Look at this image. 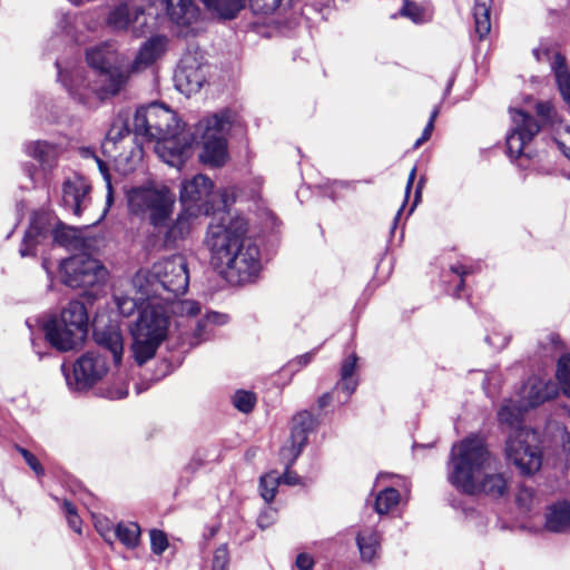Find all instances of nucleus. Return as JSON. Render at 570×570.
<instances>
[{
  "instance_id": "nucleus-1",
  "label": "nucleus",
  "mask_w": 570,
  "mask_h": 570,
  "mask_svg": "<svg viewBox=\"0 0 570 570\" xmlns=\"http://www.w3.org/2000/svg\"><path fill=\"white\" fill-rule=\"evenodd\" d=\"M86 59L91 68L88 75L80 70L69 77L58 68V78L70 96L86 108H96L100 102L117 96L129 80V69L118 65V55L112 42H102L86 50Z\"/></svg>"
},
{
  "instance_id": "nucleus-2",
  "label": "nucleus",
  "mask_w": 570,
  "mask_h": 570,
  "mask_svg": "<svg viewBox=\"0 0 570 570\" xmlns=\"http://www.w3.org/2000/svg\"><path fill=\"white\" fill-rule=\"evenodd\" d=\"M448 479L465 494L498 498L507 491V479L502 473L492 472L491 454L484 441L475 435L452 446Z\"/></svg>"
},
{
  "instance_id": "nucleus-3",
  "label": "nucleus",
  "mask_w": 570,
  "mask_h": 570,
  "mask_svg": "<svg viewBox=\"0 0 570 570\" xmlns=\"http://www.w3.org/2000/svg\"><path fill=\"white\" fill-rule=\"evenodd\" d=\"M131 285L145 295L171 302L188 288L187 262L181 255L158 261L150 268L139 269L132 276Z\"/></svg>"
},
{
  "instance_id": "nucleus-4",
  "label": "nucleus",
  "mask_w": 570,
  "mask_h": 570,
  "mask_svg": "<svg viewBox=\"0 0 570 570\" xmlns=\"http://www.w3.org/2000/svg\"><path fill=\"white\" fill-rule=\"evenodd\" d=\"M169 317L164 306L148 302L141 308L130 328L131 352L137 364L142 365L153 358L168 333Z\"/></svg>"
},
{
  "instance_id": "nucleus-5",
  "label": "nucleus",
  "mask_w": 570,
  "mask_h": 570,
  "mask_svg": "<svg viewBox=\"0 0 570 570\" xmlns=\"http://www.w3.org/2000/svg\"><path fill=\"white\" fill-rule=\"evenodd\" d=\"M238 116L230 109H223L199 120L193 137L203 146L202 163L212 167L223 166L227 158V135L237 122Z\"/></svg>"
},
{
  "instance_id": "nucleus-6",
  "label": "nucleus",
  "mask_w": 570,
  "mask_h": 570,
  "mask_svg": "<svg viewBox=\"0 0 570 570\" xmlns=\"http://www.w3.org/2000/svg\"><path fill=\"white\" fill-rule=\"evenodd\" d=\"M47 341L58 351L67 352L82 345L88 334V313L83 303L71 301L60 313L42 325Z\"/></svg>"
},
{
  "instance_id": "nucleus-7",
  "label": "nucleus",
  "mask_w": 570,
  "mask_h": 570,
  "mask_svg": "<svg viewBox=\"0 0 570 570\" xmlns=\"http://www.w3.org/2000/svg\"><path fill=\"white\" fill-rule=\"evenodd\" d=\"M247 230V220L242 216L222 212L212 218L204 243L215 268L222 267L230 253L239 248Z\"/></svg>"
},
{
  "instance_id": "nucleus-8",
  "label": "nucleus",
  "mask_w": 570,
  "mask_h": 570,
  "mask_svg": "<svg viewBox=\"0 0 570 570\" xmlns=\"http://www.w3.org/2000/svg\"><path fill=\"white\" fill-rule=\"evenodd\" d=\"M127 200L129 212L141 219H147L155 228L167 225L175 203L168 188L148 186L129 190Z\"/></svg>"
},
{
  "instance_id": "nucleus-9",
  "label": "nucleus",
  "mask_w": 570,
  "mask_h": 570,
  "mask_svg": "<svg viewBox=\"0 0 570 570\" xmlns=\"http://www.w3.org/2000/svg\"><path fill=\"white\" fill-rule=\"evenodd\" d=\"M179 198L181 207L205 216L227 205L226 190L216 189L213 180L203 174L181 184Z\"/></svg>"
},
{
  "instance_id": "nucleus-10",
  "label": "nucleus",
  "mask_w": 570,
  "mask_h": 570,
  "mask_svg": "<svg viewBox=\"0 0 570 570\" xmlns=\"http://www.w3.org/2000/svg\"><path fill=\"white\" fill-rule=\"evenodd\" d=\"M504 451L508 462L523 476L534 475L542 466L543 454L538 435L530 429L509 433Z\"/></svg>"
},
{
  "instance_id": "nucleus-11",
  "label": "nucleus",
  "mask_w": 570,
  "mask_h": 570,
  "mask_svg": "<svg viewBox=\"0 0 570 570\" xmlns=\"http://www.w3.org/2000/svg\"><path fill=\"white\" fill-rule=\"evenodd\" d=\"M180 128L177 115L158 102L138 108L132 120L135 136L147 140H157L167 135H175V131Z\"/></svg>"
},
{
  "instance_id": "nucleus-12",
  "label": "nucleus",
  "mask_w": 570,
  "mask_h": 570,
  "mask_svg": "<svg viewBox=\"0 0 570 570\" xmlns=\"http://www.w3.org/2000/svg\"><path fill=\"white\" fill-rule=\"evenodd\" d=\"M317 423V419L308 411H302L293 417L289 445L283 446L279 453L286 468L285 472L279 475L281 483L287 485L299 483V476L291 470V466L301 455L304 446L307 444L308 433L316 428Z\"/></svg>"
},
{
  "instance_id": "nucleus-13",
  "label": "nucleus",
  "mask_w": 570,
  "mask_h": 570,
  "mask_svg": "<svg viewBox=\"0 0 570 570\" xmlns=\"http://www.w3.org/2000/svg\"><path fill=\"white\" fill-rule=\"evenodd\" d=\"M63 283L72 288H95L107 277V269L99 261L87 254L73 255L60 264Z\"/></svg>"
},
{
  "instance_id": "nucleus-14",
  "label": "nucleus",
  "mask_w": 570,
  "mask_h": 570,
  "mask_svg": "<svg viewBox=\"0 0 570 570\" xmlns=\"http://www.w3.org/2000/svg\"><path fill=\"white\" fill-rule=\"evenodd\" d=\"M61 371L71 391H85L94 386L108 372L106 358L96 352H87L69 368L65 363Z\"/></svg>"
},
{
  "instance_id": "nucleus-15",
  "label": "nucleus",
  "mask_w": 570,
  "mask_h": 570,
  "mask_svg": "<svg viewBox=\"0 0 570 570\" xmlns=\"http://www.w3.org/2000/svg\"><path fill=\"white\" fill-rule=\"evenodd\" d=\"M226 272L230 278L236 277L237 283H248L254 281L261 269V253L258 246L250 239H244L237 250L230 253L224 265L218 267Z\"/></svg>"
},
{
  "instance_id": "nucleus-16",
  "label": "nucleus",
  "mask_w": 570,
  "mask_h": 570,
  "mask_svg": "<svg viewBox=\"0 0 570 570\" xmlns=\"http://www.w3.org/2000/svg\"><path fill=\"white\" fill-rule=\"evenodd\" d=\"M513 128L507 136V149L511 158H518L524 153L527 145L540 131V124L529 114L521 109H510Z\"/></svg>"
},
{
  "instance_id": "nucleus-17",
  "label": "nucleus",
  "mask_w": 570,
  "mask_h": 570,
  "mask_svg": "<svg viewBox=\"0 0 570 570\" xmlns=\"http://www.w3.org/2000/svg\"><path fill=\"white\" fill-rule=\"evenodd\" d=\"M146 21L144 7L129 1L118 4L107 18V23L111 29L121 31L131 28L135 37L145 36L149 31Z\"/></svg>"
},
{
  "instance_id": "nucleus-18",
  "label": "nucleus",
  "mask_w": 570,
  "mask_h": 570,
  "mask_svg": "<svg viewBox=\"0 0 570 570\" xmlns=\"http://www.w3.org/2000/svg\"><path fill=\"white\" fill-rule=\"evenodd\" d=\"M195 144L193 134L183 128L175 131V135H167L156 140V153L168 165L180 167L190 155V149Z\"/></svg>"
},
{
  "instance_id": "nucleus-19",
  "label": "nucleus",
  "mask_w": 570,
  "mask_h": 570,
  "mask_svg": "<svg viewBox=\"0 0 570 570\" xmlns=\"http://www.w3.org/2000/svg\"><path fill=\"white\" fill-rule=\"evenodd\" d=\"M176 88L184 95L190 96L200 90L206 80L205 72L197 59L187 55L179 61L174 75Z\"/></svg>"
},
{
  "instance_id": "nucleus-20",
  "label": "nucleus",
  "mask_w": 570,
  "mask_h": 570,
  "mask_svg": "<svg viewBox=\"0 0 570 570\" xmlns=\"http://www.w3.org/2000/svg\"><path fill=\"white\" fill-rule=\"evenodd\" d=\"M558 395V385L552 380L531 376L520 389L519 397L528 406L535 407Z\"/></svg>"
},
{
  "instance_id": "nucleus-21",
  "label": "nucleus",
  "mask_w": 570,
  "mask_h": 570,
  "mask_svg": "<svg viewBox=\"0 0 570 570\" xmlns=\"http://www.w3.org/2000/svg\"><path fill=\"white\" fill-rule=\"evenodd\" d=\"M115 305L119 312L125 317L131 316L136 311L140 313L141 308L153 298V295H145L141 292H138L131 285V279L126 281L125 284H121L119 287H116L112 294Z\"/></svg>"
},
{
  "instance_id": "nucleus-22",
  "label": "nucleus",
  "mask_w": 570,
  "mask_h": 570,
  "mask_svg": "<svg viewBox=\"0 0 570 570\" xmlns=\"http://www.w3.org/2000/svg\"><path fill=\"white\" fill-rule=\"evenodd\" d=\"M166 17L177 27L187 28L199 18V8L194 0H161Z\"/></svg>"
},
{
  "instance_id": "nucleus-23",
  "label": "nucleus",
  "mask_w": 570,
  "mask_h": 570,
  "mask_svg": "<svg viewBox=\"0 0 570 570\" xmlns=\"http://www.w3.org/2000/svg\"><path fill=\"white\" fill-rule=\"evenodd\" d=\"M94 337L96 343L110 352L115 364H119L124 353V337L116 324L100 326L94 325Z\"/></svg>"
},
{
  "instance_id": "nucleus-24",
  "label": "nucleus",
  "mask_w": 570,
  "mask_h": 570,
  "mask_svg": "<svg viewBox=\"0 0 570 570\" xmlns=\"http://www.w3.org/2000/svg\"><path fill=\"white\" fill-rule=\"evenodd\" d=\"M90 186L80 177L69 178L63 183L62 204L70 209L73 215L80 216L82 207L87 205V196Z\"/></svg>"
},
{
  "instance_id": "nucleus-25",
  "label": "nucleus",
  "mask_w": 570,
  "mask_h": 570,
  "mask_svg": "<svg viewBox=\"0 0 570 570\" xmlns=\"http://www.w3.org/2000/svg\"><path fill=\"white\" fill-rule=\"evenodd\" d=\"M200 215L181 207L177 218L168 226L165 233V245L175 247L178 240L185 239L191 232L194 222Z\"/></svg>"
},
{
  "instance_id": "nucleus-26",
  "label": "nucleus",
  "mask_w": 570,
  "mask_h": 570,
  "mask_svg": "<svg viewBox=\"0 0 570 570\" xmlns=\"http://www.w3.org/2000/svg\"><path fill=\"white\" fill-rule=\"evenodd\" d=\"M166 37L156 36L148 39L134 59L130 71H140L150 66L165 50Z\"/></svg>"
},
{
  "instance_id": "nucleus-27",
  "label": "nucleus",
  "mask_w": 570,
  "mask_h": 570,
  "mask_svg": "<svg viewBox=\"0 0 570 570\" xmlns=\"http://www.w3.org/2000/svg\"><path fill=\"white\" fill-rule=\"evenodd\" d=\"M26 153L38 160L43 170H51L57 164L60 148L56 144L37 140L27 145Z\"/></svg>"
},
{
  "instance_id": "nucleus-28",
  "label": "nucleus",
  "mask_w": 570,
  "mask_h": 570,
  "mask_svg": "<svg viewBox=\"0 0 570 570\" xmlns=\"http://www.w3.org/2000/svg\"><path fill=\"white\" fill-rule=\"evenodd\" d=\"M529 409L519 397L518 400H505L499 412L498 419L501 424H505L515 433L518 430L524 429L521 426L524 412Z\"/></svg>"
},
{
  "instance_id": "nucleus-29",
  "label": "nucleus",
  "mask_w": 570,
  "mask_h": 570,
  "mask_svg": "<svg viewBox=\"0 0 570 570\" xmlns=\"http://www.w3.org/2000/svg\"><path fill=\"white\" fill-rule=\"evenodd\" d=\"M546 528L550 532H569L570 503L558 502L549 507L546 513Z\"/></svg>"
},
{
  "instance_id": "nucleus-30",
  "label": "nucleus",
  "mask_w": 570,
  "mask_h": 570,
  "mask_svg": "<svg viewBox=\"0 0 570 570\" xmlns=\"http://www.w3.org/2000/svg\"><path fill=\"white\" fill-rule=\"evenodd\" d=\"M356 544L363 561L372 562L381 549V535L372 528L361 530L356 535Z\"/></svg>"
},
{
  "instance_id": "nucleus-31",
  "label": "nucleus",
  "mask_w": 570,
  "mask_h": 570,
  "mask_svg": "<svg viewBox=\"0 0 570 570\" xmlns=\"http://www.w3.org/2000/svg\"><path fill=\"white\" fill-rule=\"evenodd\" d=\"M212 16L233 20L245 8V0H199Z\"/></svg>"
},
{
  "instance_id": "nucleus-32",
  "label": "nucleus",
  "mask_w": 570,
  "mask_h": 570,
  "mask_svg": "<svg viewBox=\"0 0 570 570\" xmlns=\"http://www.w3.org/2000/svg\"><path fill=\"white\" fill-rule=\"evenodd\" d=\"M357 356L352 353L345 357L341 366V380L336 383L335 390H342L345 393V400L340 401L341 403L347 402L350 396L355 392L357 387V380L354 375L356 370Z\"/></svg>"
},
{
  "instance_id": "nucleus-33",
  "label": "nucleus",
  "mask_w": 570,
  "mask_h": 570,
  "mask_svg": "<svg viewBox=\"0 0 570 570\" xmlns=\"http://www.w3.org/2000/svg\"><path fill=\"white\" fill-rule=\"evenodd\" d=\"M228 322V316L218 312H208L202 317L194 330V341L191 345H198L209 340L213 335L214 326L224 325Z\"/></svg>"
},
{
  "instance_id": "nucleus-34",
  "label": "nucleus",
  "mask_w": 570,
  "mask_h": 570,
  "mask_svg": "<svg viewBox=\"0 0 570 570\" xmlns=\"http://www.w3.org/2000/svg\"><path fill=\"white\" fill-rule=\"evenodd\" d=\"M491 0H475L473 8L474 30L479 39H484L491 30Z\"/></svg>"
},
{
  "instance_id": "nucleus-35",
  "label": "nucleus",
  "mask_w": 570,
  "mask_h": 570,
  "mask_svg": "<svg viewBox=\"0 0 570 570\" xmlns=\"http://www.w3.org/2000/svg\"><path fill=\"white\" fill-rule=\"evenodd\" d=\"M552 70L556 77L558 89L566 104L570 106V72L566 59L560 53L554 56Z\"/></svg>"
},
{
  "instance_id": "nucleus-36",
  "label": "nucleus",
  "mask_w": 570,
  "mask_h": 570,
  "mask_svg": "<svg viewBox=\"0 0 570 570\" xmlns=\"http://www.w3.org/2000/svg\"><path fill=\"white\" fill-rule=\"evenodd\" d=\"M140 534V527L136 522H119L114 530V539L117 538L129 550L139 546Z\"/></svg>"
},
{
  "instance_id": "nucleus-37",
  "label": "nucleus",
  "mask_w": 570,
  "mask_h": 570,
  "mask_svg": "<svg viewBox=\"0 0 570 570\" xmlns=\"http://www.w3.org/2000/svg\"><path fill=\"white\" fill-rule=\"evenodd\" d=\"M130 131L127 120L122 118L115 119L102 142L104 150H110L111 146L115 147L117 142L129 136Z\"/></svg>"
},
{
  "instance_id": "nucleus-38",
  "label": "nucleus",
  "mask_w": 570,
  "mask_h": 570,
  "mask_svg": "<svg viewBox=\"0 0 570 570\" xmlns=\"http://www.w3.org/2000/svg\"><path fill=\"white\" fill-rule=\"evenodd\" d=\"M400 502V493L394 488H385L375 500V511L379 514H386Z\"/></svg>"
},
{
  "instance_id": "nucleus-39",
  "label": "nucleus",
  "mask_w": 570,
  "mask_h": 570,
  "mask_svg": "<svg viewBox=\"0 0 570 570\" xmlns=\"http://www.w3.org/2000/svg\"><path fill=\"white\" fill-rule=\"evenodd\" d=\"M43 237L42 229L36 224H31L26 230L19 253L22 257L33 256L35 247L39 243V239Z\"/></svg>"
},
{
  "instance_id": "nucleus-40",
  "label": "nucleus",
  "mask_w": 570,
  "mask_h": 570,
  "mask_svg": "<svg viewBox=\"0 0 570 570\" xmlns=\"http://www.w3.org/2000/svg\"><path fill=\"white\" fill-rule=\"evenodd\" d=\"M281 484V478L276 472H269L261 478L259 489L262 498L271 503L275 498L277 487Z\"/></svg>"
},
{
  "instance_id": "nucleus-41",
  "label": "nucleus",
  "mask_w": 570,
  "mask_h": 570,
  "mask_svg": "<svg viewBox=\"0 0 570 570\" xmlns=\"http://www.w3.org/2000/svg\"><path fill=\"white\" fill-rule=\"evenodd\" d=\"M291 0H249V7L256 14L268 16L276 10L289 6Z\"/></svg>"
},
{
  "instance_id": "nucleus-42",
  "label": "nucleus",
  "mask_w": 570,
  "mask_h": 570,
  "mask_svg": "<svg viewBox=\"0 0 570 570\" xmlns=\"http://www.w3.org/2000/svg\"><path fill=\"white\" fill-rule=\"evenodd\" d=\"M557 379L562 392L570 396V353L563 354L557 364Z\"/></svg>"
},
{
  "instance_id": "nucleus-43",
  "label": "nucleus",
  "mask_w": 570,
  "mask_h": 570,
  "mask_svg": "<svg viewBox=\"0 0 570 570\" xmlns=\"http://www.w3.org/2000/svg\"><path fill=\"white\" fill-rule=\"evenodd\" d=\"M233 405L242 413H250L257 402V397L255 393L250 391L245 390H238L234 393L233 397Z\"/></svg>"
},
{
  "instance_id": "nucleus-44",
  "label": "nucleus",
  "mask_w": 570,
  "mask_h": 570,
  "mask_svg": "<svg viewBox=\"0 0 570 570\" xmlns=\"http://www.w3.org/2000/svg\"><path fill=\"white\" fill-rule=\"evenodd\" d=\"M401 17H405L414 23H423L429 20L426 11L416 2L403 0V6L399 11Z\"/></svg>"
},
{
  "instance_id": "nucleus-45",
  "label": "nucleus",
  "mask_w": 570,
  "mask_h": 570,
  "mask_svg": "<svg viewBox=\"0 0 570 570\" xmlns=\"http://www.w3.org/2000/svg\"><path fill=\"white\" fill-rule=\"evenodd\" d=\"M230 561L227 544H220L214 552L212 570H228Z\"/></svg>"
},
{
  "instance_id": "nucleus-46",
  "label": "nucleus",
  "mask_w": 570,
  "mask_h": 570,
  "mask_svg": "<svg viewBox=\"0 0 570 570\" xmlns=\"http://www.w3.org/2000/svg\"><path fill=\"white\" fill-rule=\"evenodd\" d=\"M150 548L155 554L160 556L168 548V539L164 531L158 529L150 530Z\"/></svg>"
},
{
  "instance_id": "nucleus-47",
  "label": "nucleus",
  "mask_w": 570,
  "mask_h": 570,
  "mask_svg": "<svg viewBox=\"0 0 570 570\" xmlns=\"http://www.w3.org/2000/svg\"><path fill=\"white\" fill-rule=\"evenodd\" d=\"M69 527L77 533L81 532V520L77 514L76 507L68 500H65L61 505Z\"/></svg>"
},
{
  "instance_id": "nucleus-48",
  "label": "nucleus",
  "mask_w": 570,
  "mask_h": 570,
  "mask_svg": "<svg viewBox=\"0 0 570 570\" xmlns=\"http://www.w3.org/2000/svg\"><path fill=\"white\" fill-rule=\"evenodd\" d=\"M17 451L22 455L29 468L38 475L45 474V469L38 461V459L27 449L16 445Z\"/></svg>"
},
{
  "instance_id": "nucleus-49",
  "label": "nucleus",
  "mask_w": 570,
  "mask_h": 570,
  "mask_svg": "<svg viewBox=\"0 0 570 570\" xmlns=\"http://www.w3.org/2000/svg\"><path fill=\"white\" fill-rule=\"evenodd\" d=\"M175 311L180 315L196 316L200 312V304L191 299L180 301L177 303Z\"/></svg>"
},
{
  "instance_id": "nucleus-50",
  "label": "nucleus",
  "mask_w": 570,
  "mask_h": 570,
  "mask_svg": "<svg viewBox=\"0 0 570 570\" xmlns=\"http://www.w3.org/2000/svg\"><path fill=\"white\" fill-rule=\"evenodd\" d=\"M94 157L98 165L99 171L106 183V187H107V191H108L107 203H108V205H110V203L112 200V187H111V177L109 174L108 165L104 160H101L99 157H97V156H94Z\"/></svg>"
},
{
  "instance_id": "nucleus-51",
  "label": "nucleus",
  "mask_w": 570,
  "mask_h": 570,
  "mask_svg": "<svg viewBox=\"0 0 570 570\" xmlns=\"http://www.w3.org/2000/svg\"><path fill=\"white\" fill-rule=\"evenodd\" d=\"M95 528L107 543L112 544L114 530L111 529V525L107 519L97 520L95 523Z\"/></svg>"
},
{
  "instance_id": "nucleus-52",
  "label": "nucleus",
  "mask_w": 570,
  "mask_h": 570,
  "mask_svg": "<svg viewBox=\"0 0 570 570\" xmlns=\"http://www.w3.org/2000/svg\"><path fill=\"white\" fill-rule=\"evenodd\" d=\"M451 272L456 274L460 277V283L458 284L455 292H454V296L460 297V292L464 287V276L469 275L471 273V269H470V267H468L465 265L459 264V265L451 266Z\"/></svg>"
},
{
  "instance_id": "nucleus-53",
  "label": "nucleus",
  "mask_w": 570,
  "mask_h": 570,
  "mask_svg": "<svg viewBox=\"0 0 570 570\" xmlns=\"http://www.w3.org/2000/svg\"><path fill=\"white\" fill-rule=\"evenodd\" d=\"M275 518H276V510H274L271 507H267L265 510H263L259 513V515L257 518V525L261 529H265V528L269 527L275 521Z\"/></svg>"
},
{
  "instance_id": "nucleus-54",
  "label": "nucleus",
  "mask_w": 570,
  "mask_h": 570,
  "mask_svg": "<svg viewBox=\"0 0 570 570\" xmlns=\"http://www.w3.org/2000/svg\"><path fill=\"white\" fill-rule=\"evenodd\" d=\"M315 354H316V350L307 352V353H305L303 355H299V356H297L296 358H294L293 361H291L288 363V367H291V368H293L295 371H298L302 367H304L307 364H309L312 362V360L314 358Z\"/></svg>"
},
{
  "instance_id": "nucleus-55",
  "label": "nucleus",
  "mask_w": 570,
  "mask_h": 570,
  "mask_svg": "<svg viewBox=\"0 0 570 570\" xmlns=\"http://www.w3.org/2000/svg\"><path fill=\"white\" fill-rule=\"evenodd\" d=\"M534 492L530 488L521 487L517 495V501L521 507L530 508Z\"/></svg>"
},
{
  "instance_id": "nucleus-56",
  "label": "nucleus",
  "mask_w": 570,
  "mask_h": 570,
  "mask_svg": "<svg viewBox=\"0 0 570 570\" xmlns=\"http://www.w3.org/2000/svg\"><path fill=\"white\" fill-rule=\"evenodd\" d=\"M509 341H510L509 336L501 335V334H498V333H494L492 335H488L485 337V342L489 345H491L494 348H497V350H501V348L505 347L508 345Z\"/></svg>"
},
{
  "instance_id": "nucleus-57",
  "label": "nucleus",
  "mask_w": 570,
  "mask_h": 570,
  "mask_svg": "<svg viewBox=\"0 0 570 570\" xmlns=\"http://www.w3.org/2000/svg\"><path fill=\"white\" fill-rule=\"evenodd\" d=\"M295 564L299 570H313L314 560L307 553H299L296 558Z\"/></svg>"
},
{
  "instance_id": "nucleus-58",
  "label": "nucleus",
  "mask_w": 570,
  "mask_h": 570,
  "mask_svg": "<svg viewBox=\"0 0 570 570\" xmlns=\"http://www.w3.org/2000/svg\"><path fill=\"white\" fill-rule=\"evenodd\" d=\"M337 390H335V387L333 389V391L331 392H327V393H324L322 396L318 397L317 400V407L320 410H323L325 409L326 406H328L333 400H334V393L336 392Z\"/></svg>"
},
{
  "instance_id": "nucleus-59",
  "label": "nucleus",
  "mask_w": 570,
  "mask_h": 570,
  "mask_svg": "<svg viewBox=\"0 0 570 570\" xmlns=\"http://www.w3.org/2000/svg\"><path fill=\"white\" fill-rule=\"evenodd\" d=\"M434 129V125L432 122H428L421 137L415 141L414 147L417 148L425 141H428L432 135V131Z\"/></svg>"
},
{
  "instance_id": "nucleus-60",
  "label": "nucleus",
  "mask_w": 570,
  "mask_h": 570,
  "mask_svg": "<svg viewBox=\"0 0 570 570\" xmlns=\"http://www.w3.org/2000/svg\"><path fill=\"white\" fill-rule=\"evenodd\" d=\"M535 109L537 114L541 118L548 119L550 117V112L552 111V106L549 102H538Z\"/></svg>"
},
{
  "instance_id": "nucleus-61",
  "label": "nucleus",
  "mask_w": 570,
  "mask_h": 570,
  "mask_svg": "<svg viewBox=\"0 0 570 570\" xmlns=\"http://www.w3.org/2000/svg\"><path fill=\"white\" fill-rule=\"evenodd\" d=\"M53 239L63 246H70L72 244L68 233L65 230H60V229H57L55 232Z\"/></svg>"
},
{
  "instance_id": "nucleus-62",
  "label": "nucleus",
  "mask_w": 570,
  "mask_h": 570,
  "mask_svg": "<svg viewBox=\"0 0 570 570\" xmlns=\"http://www.w3.org/2000/svg\"><path fill=\"white\" fill-rule=\"evenodd\" d=\"M24 175L32 181H36L37 167L31 163H26L22 166Z\"/></svg>"
},
{
  "instance_id": "nucleus-63",
  "label": "nucleus",
  "mask_w": 570,
  "mask_h": 570,
  "mask_svg": "<svg viewBox=\"0 0 570 570\" xmlns=\"http://www.w3.org/2000/svg\"><path fill=\"white\" fill-rule=\"evenodd\" d=\"M415 176H416V167H413L412 170L410 171L409 174V178H407V183H406V188H405V194H406V197L409 196L410 194V190L412 188V185L415 180Z\"/></svg>"
},
{
  "instance_id": "nucleus-64",
  "label": "nucleus",
  "mask_w": 570,
  "mask_h": 570,
  "mask_svg": "<svg viewBox=\"0 0 570 570\" xmlns=\"http://www.w3.org/2000/svg\"><path fill=\"white\" fill-rule=\"evenodd\" d=\"M549 338H550L551 344H552L554 347H558V345L560 344V337H559V335H557V334H550V335H549Z\"/></svg>"
}]
</instances>
